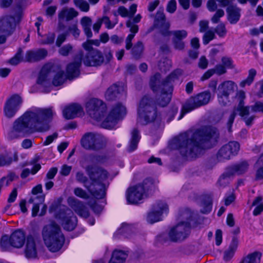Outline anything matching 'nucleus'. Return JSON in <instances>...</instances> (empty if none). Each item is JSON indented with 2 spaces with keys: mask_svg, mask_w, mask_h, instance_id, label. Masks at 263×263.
<instances>
[{
  "mask_svg": "<svg viewBox=\"0 0 263 263\" xmlns=\"http://www.w3.org/2000/svg\"><path fill=\"white\" fill-rule=\"evenodd\" d=\"M218 129L211 126H203L189 130L174 138L172 147L187 159L199 156L204 149L213 146L219 138Z\"/></svg>",
  "mask_w": 263,
  "mask_h": 263,
  "instance_id": "1",
  "label": "nucleus"
},
{
  "mask_svg": "<svg viewBox=\"0 0 263 263\" xmlns=\"http://www.w3.org/2000/svg\"><path fill=\"white\" fill-rule=\"evenodd\" d=\"M53 116L51 108H35L26 111L13 124L8 134L12 140L36 132H42L44 125Z\"/></svg>",
  "mask_w": 263,
  "mask_h": 263,
  "instance_id": "2",
  "label": "nucleus"
},
{
  "mask_svg": "<svg viewBox=\"0 0 263 263\" xmlns=\"http://www.w3.org/2000/svg\"><path fill=\"white\" fill-rule=\"evenodd\" d=\"M42 235L45 245L51 252L59 251L65 242L61 229L54 221H51L43 228Z\"/></svg>",
  "mask_w": 263,
  "mask_h": 263,
  "instance_id": "3",
  "label": "nucleus"
},
{
  "mask_svg": "<svg viewBox=\"0 0 263 263\" xmlns=\"http://www.w3.org/2000/svg\"><path fill=\"white\" fill-rule=\"evenodd\" d=\"M236 98L238 101V105L230 114L226 124L229 133L232 132V126L236 116V111L238 112L241 119L245 123L247 126H251L256 118L255 115L250 114V106H246L245 105V92L243 90H239L237 92Z\"/></svg>",
  "mask_w": 263,
  "mask_h": 263,
  "instance_id": "4",
  "label": "nucleus"
},
{
  "mask_svg": "<svg viewBox=\"0 0 263 263\" xmlns=\"http://www.w3.org/2000/svg\"><path fill=\"white\" fill-rule=\"evenodd\" d=\"M51 78H52V84L55 86L62 85L67 79L64 71L60 67L47 64L42 67L37 83L44 85Z\"/></svg>",
  "mask_w": 263,
  "mask_h": 263,
  "instance_id": "5",
  "label": "nucleus"
},
{
  "mask_svg": "<svg viewBox=\"0 0 263 263\" xmlns=\"http://www.w3.org/2000/svg\"><path fill=\"white\" fill-rule=\"evenodd\" d=\"M138 120L145 125L158 119L153 99L148 96H144L141 100L138 109Z\"/></svg>",
  "mask_w": 263,
  "mask_h": 263,
  "instance_id": "6",
  "label": "nucleus"
},
{
  "mask_svg": "<svg viewBox=\"0 0 263 263\" xmlns=\"http://www.w3.org/2000/svg\"><path fill=\"white\" fill-rule=\"evenodd\" d=\"M181 69H176L170 74L162 83L163 86L160 97L157 99V103L161 107L166 106L171 101L173 90V83L182 74Z\"/></svg>",
  "mask_w": 263,
  "mask_h": 263,
  "instance_id": "7",
  "label": "nucleus"
},
{
  "mask_svg": "<svg viewBox=\"0 0 263 263\" xmlns=\"http://www.w3.org/2000/svg\"><path fill=\"white\" fill-rule=\"evenodd\" d=\"M108 140L103 135L95 132H88L83 135L81 145L86 150L99 151L106 147Z\"/></svg>",
  "mask_w": 263,
  "mask_h": 263,
  "instance_id": "8",
  "label": "nucleus"
},
{
  "mask_svg": "<svg viewBox=\"0 0 263 263\" xmlns=\"http://www.w3.org/2000/svg\"><path fill=\"white\" fill-rule=\"evenodd\" d=\"M126 113L125 105L120 102L116 103L112 106L106 118L101 123V127L106 129L112 128L118 121L126 115Z\"/></svg>",
  "mask_w": 263,
  "mask_h": 263,
  "instance_id": "9",
  "label": "nucleus"
},
{
  "mask_svg": "<svg viewBox=\"0 0 263 263\" xmlns=\"http://www.w3.org/2000/svg\"><path fill=\"white\" fill-rule=\"evenodd\" d=\"M210 99L211 93L209 91L202 92L191 97L183 105L181 115L178 119H181L185 113L206 105L210 102Z\"/></svg>",
  "mask_w": 263,
  "mask_h": 263,
  "instance_id": "10",
  "label": "nucleus"
},
{
  "mask_svg": "<svg viewBox=\"0 0 263 263\" xmlns=\"http://www.w3.org/2000/svg\"><path fill=\"white\" fill-rule=\"evenodd\" d=\"M55 216L61 221L63 227L67 231L73 230L77 225V217L70 209L65 206L60 205Z\"/></svg>",
  "mask_w": 263,
  "mask_h": 263,
  "instance_id": "11",
  "label": "nucleus"
},
{
  "mask_svg": "<svg viewBox=\"0 0 263 263\" xmlns=\"http://www.w3.org/2000/svg\"><path fill=\"white\" fill-rule=\"evenodd\" d=\"M191 224L188 222L180 221L169 230L171 242H180L186 239L191 232Z\"/></svg>",
  "mask_w": 263,
  "mask_h": 263,
  "instance_id": "12",
  "label": "nucleus"
},
{
  "mask_svg": "<svg viewBox=\"0 0 263 263\" xmlns=\"http://www.w3.org/2000/svg\"><path fill=\"white\" fill-rule=\"evenodd\" d=\"M85 170L91 180L90 184H93L92 187H95L98 191H100L103 186L105 192V186L101 182L107 178V172L101 168L95 167L91 165L86 166Z\"/></svg>",
  "mask_w": 263,
  "mask_h": 263,
  "instance_id": "13",
  "label": "nucleus"
},
{
  "mask_svg": "<svg viewBox=\"0 0 263 263\" xmlns=\"http://www.w3.org/2000/svg\"><path fill=\"white\" fill-rule=\"evenodd\" d=\"M22 15V12L19 10L14 16L5 15L0 18V33H4L7 36L12 34L15 29L16 22H20Z\"/></svg>",
  "mask_w": 263,
  "mask_h": 263,
  "instance_id": "14",
  "label": "nucleus"
},
{
  "mask_svg": "<svg viewBox=\"0 0 263 263\" xmlns=\"http://www.w3.org/2000/svg\"><path fill=\"white\" fill-rule=\"evenodd\" d=\"M86 110L92 118L100 120L106 112V106L102 100L93 98L86 103Z\"/></svg>",
  "mask_w": 263,
  "mask_h": 263,
  "instance_id": "15",
  "label": "nucleus"
},
{
  "mask_svg": "<svg viewBox=\"0 0 263 263\" xmlns=\"http://www.w3.org/2000/svg\"><path fill=\"white\" fill-rule=\"evenodd\" d=\"M23 102L22 97L17 94L10 96L6 101L4 107L5 116L8 118L13 117Z\"/></svg>",
  "mask_w": 263,
  "mask_h": 263,
  "instance_id": "16",
  "label": "nucleus"
},
{
  "mask_svg": "<svg viewBox=\"0 0 263 263\" xmlns=\"http://www.w3.org/2000/svg\"><path fill=\"white\" fill-rule=\"evenodd\" d=\"M83 61L87 66L97 67L102 65L104 62V57L99 50H91L87 52L83 59Z\"/></svg>",
  "mask_w": 263,
  "mask_h": 263,
  "instance_id": "17",
  "label": "nucleus"
},
{
  "mask_svg": "<svg viewBox=\"0 0 263 263\" xmlns=\"http://www.w3.org/2000/svg\"><path fill=\"white\" fill-rule=\"evenodd\" d=\"M76 180L79 183H83L84 186L96 198L102 199L105 196L106 193L103 189V186L100 191H98L95 187H93V184L88 185L87 182L88 178L82 171H78L76 174Z\"/></svg>",
  "mask_w": 263,
  "mask_h": 263,
  "instance_id": "18",
  "label": "nucleus"
},
{
  "mask_svg": "<svg viewBox=\"0 0 263 263\" xmlns=\"http://www.w3.org/2000/svg\"><path fill=\"white\" fill-rule=\"evenodd\" d=\"M82 58L83 54L81 52L76 55L73 62L67 65L66 76L68 79L72 80L80 75V67L81 65Z\"/></svg>",
  "mask_w": 263,
  "mask_h": 263,
  "instance_id": "19",
  "label": "nucleus"
},
{
  "mask_svg": "<svg viewBox=\"0 0 263 263\" xmlns=\"http://www.w3.org/2000/svg\"><path fill=\"white\" fill-rule=\"evenodd\" d=\"M144 188L140 184L129 187L127 191V201L131 204H137L144 196Z\"/></svg>",
  "mask_w": 263,
  "mask_h": 263,
  "instance_id": "20",
  "label": "nucleus"
},
{
  "mask_svg": "<svg viewBox=\"0 0 263 263\" xmlns=\"http://www.w3.org/2000/svg\"><path fill=\"white\" fill-rule=\"evenodd\" d=\"M154 26L160 29L162 35L164 36L168 35L170 24L166 21L165 16L162 8H160L157 12L154 21Z\"/></svg>",
  "mask_w": 263,
  "mask_h": 263,
  "instance_id": "21",
  "label": "nucleus"
},
{
  "mask_svg": "<svg viewBox=\"0 0 263 263\" xmlns=\"http://www.w3.org/2000/svg\"><path fill=\"white\" fill-rule=\"evenodd\" d=\"M126 96V87L123 85L114 84L109 87L106 91L105 96L106 100L113 101L116 99L125 97Z\"/></svg>",
  "mask_w": 263,
  "mask_h": 263,
  "instance_id": "22",
  "label": "nucleus"
},
{
  "mask_svg": "<svg viewBox=\"0 0 263 263\" xmlns=\"http://www.w3.org/2000/svg\"><path fill=\"white\" fill-rule=\"evenodd\" d=\"M173 35L172 43L175 49L182 50L185 47V43L183 41L187 35V32L185 30H175L169 31V34Z\"/></svg>",
  "mask_w": 263,
  "mask_h": 263,
  "instance_id": "23",
  "label": "nucleus"
},
{
  "mask_svg": "<svg viewBox=\"0 0 263 263\" xmlns=\"http://www.w3.org/2000/svg\"><path fill=\"white\" fill-rule=\"evenodd\" d=\"M69 205L79 216L87 218L89 216V212L83 202L74 197H69L67 199Z\"/></svg>",
  "mask_w": 263,
  "mask_h": 263,
  "instance_id": "24",
  "label": "nucleus"
},
{
  "mask_svg": "<svg viewBox=\"0 0 263 263\" xmlns=\"http://www.w3.org/2000/svg\"><path fill=\"white\" fill-rule=\"evenodd\" d=\"M161 205V209L166 208V203L161 201L156 202L153 205L151 212L147 215V220L150 223H153L159 221L161 219V212L158 211V207Z\"/></svg>",
  "mask_w": 263,
  "mask_h": 263,
  "instance_id": "25",
  "label": "nucleus"
},
{
  "mask_svg": "<svg viewBox=\"0 0 263 263\" xmlns=\"http://www.w3.org/2000/svg\"><path fill=\"white\" fill-rule=\"evenodd\" d=\"M24 252L25 257L28 259L35 258L36 257V246L34 239L32 236H29L27 237V241Z\"/></svg>",
  "mask_w": 263,
  "mask_h": 263,
  "instance_id": "26",
  "label": "nucleus"
},
{
  "mask_svg": "<svg viewBox=\"0 0 263 263\" xmlns=\"http://www.w3.org/2000/svg\"><path fill=\"white\" fill-rule=\"evenodd\" d=\"M47 55L45 49H40L35 51L30 50L26 52L25 61L28 62H35L44 59Z\"/></svg>",
  "mask_w": 263,
  "mask_h": 263,
  "instance_id": "27",
  "label": "nucleus"
},
{
  "mask_svg": "<svg viewBox=\"0 0 263 263\" xmlns=\"http://www.w3.org/2000/svg\"><path fill=\"white\" fill-rule=\"evenodd\" d=\"M12 247L21 248L24 245L26 237L24 232L18 230L14 231L10 236Z\"/></svg>",
  "mask_w": 263,
  "mask_h": 263,
  "instance_id": "28",
  "label": "nucleus"
},
{
  "mask_svg": "<svg viewBox=\"0 0 263 263\" xmlns=\"http://www.w3.org/2000/svg\"><path fill=\"white\" fill-rule=\"evenodd\" d=\"M249 166V163L246 161H243L230 166L227 169L233 176L236 174L240 175L246 173L248 170Z\"/></svg>",
  "mask_w": 263,
  "mask_h": 263,
  "instance_id": "29",
  "label": "nucleus"
},
{
  "mask_svg": "<svg viewBox=\"0 0 263 263\" xmlns=\"http://www.w3.org/2000/svg\"><path fill=\"white\" fill-rule=\"evenodd\" d=\"M228 20L231 24L238 22L240 17V9L233 3L227 8Z\"/></svg>",
  "mask_w": 263,
  "mask_h": 263,
  "instance_id": "30",
  "label": "nucleus"
},
{
  "mask_svg": "<svg viewBox=\"0 0 263 263\" xmlns=\"http://www.w3.org/2000/svg\"><path fill=\"white\" fill-rule=\"evenodd\" d=\"M237 85L232 81H226L218 87L217 92L230 96L235 91Z\"/></svg>",
  "mask_w": 263,
  "mask_h": 263,
  "instance_id": "31",
  "label": "nucleus"
},
{
  "mask_svg": "<svg viewBox=\"0 0 263 263\" xmlns=\"http://www.w3.org/2000/svg\"><path fill=\"white\" fill-rule=\"evenodd\" d=\"M81 111V106L74 104L66 107L63 111V114L66 119H71L77 117Z\"/></svg>",
  "mask_w": 263,
  "mask_h": 263,
  "instance_id": "32",
  "label": "nucleus"
},
{
  "mask_svg": "<svg viewBox=\"0 0 263 263\" xmlns=\"http://www.w3.org/2000/svg\"><path fill=\"white\" fill-rule=\"evenodd\" d=\"M78 15V12L74 8H64L58 14L59 21L65 20L66 21H69L76 17Z\"/></svg>",
  "mask_w": 263,
  "mask_h": 263,
  "instance_id": "33",
  "label": "nucleus"
},
{
  "mask_svg": "<svg viewBox=\"0 0 263 263\" xmlns=\"http://www.w3.org/2000/svg\"><path fill=\"white\" fill-rule=\"evenodd\" d=\"M166 79V78L163 81H161V75L159 73H156L151 78L149 86L154 92L161 91L163 88L162 83Z\"/></svg>",
  "mask_w": 263,
  "mask_h": 263,
  "instance_id": "34",
  "label": "nucleus"
},
{
  "mask_svg": "<svg viewBox=\"0 0 263 263\" xmlns=\"http://www.w3.org/2000/svg\"><path fill=\"white\" fill-rule=\"evenodd\" d=\"M127 256L128 254L126 252L116 250L112 252L109 263H124Z\"/></svg>",
  "mask_w": 263,
  "mask_h": 263,
  "instance_id": "35",
  "label": "nucleus"
},
{
  "mask_svg": "<svg viewBox=\"0 0 263 263\" xmlns=\"http://www.w3.org/2000/svg\"><path fill=\"white\" fill-rule=\"evenodd\" d=\"M238 244V240L237 238L236 237H234L228 249L224 252L223 259L225 261H228L233 257L237 249Z\"/></svg>",
  "mask_w": 263,
  "mask_h": 263,
  "instance_id": "36",
  "label": "nucleus"
},
{
  "mask_svg": "<svg viewBox=\"0 0 263 263\" xmlns=\"http://www.w3.org/2000/svg\"><path fill=\"white\" fill-rule=\"evenodd\" d=\"M45 197L44 196H35L31 197L28 200L29 203L33 204L32 209V215L35 217L37 215L39 211L40 204H42L44 201Z\"/></svg>",
  "mask_w": 263,
  "mask_h": 263,
  "instance_id": "37",
  "label": "nucleus"
},
{
  "mask_svg": "<svg viewBox=\"0 0 263 263\" xmlns=\"http://www.w3.org/2000/svg\"><path fill=\"white\" fill-rule=\"evenodd\" d=\"M140 139L139 132L137 129H134L132 132V138L127 149L128 152H132L136 149Z\"/></svg>",
  "mask_w": 263,
  "mask_h": 263,
  "instance_id": "38",
  "label": "nucleus"
},
{
  "mask_svg": "<svg viewBox=\"0 0 263 263\" xmlns=\"http://www.w3.org/2000/svg\"><path fill=\"white\" fill-rule=\"evenodd\" d=\"M80 23L86 35L88 38L91 37L92 35L91 31V26L92 25L91 19L88 16H84L81 18Z\"/></svg>",
  "mask_w": 263,
  "mask_h": 263,
  "instance_id": "39",
  "label": "nucleus"
},
{
  "mask_svg": "<svg viewBox=\"0 0 263 263\" xmlns=\"http://www.w3.org/2000/svg\"><path fill=\"white\" fill-rule=\"evenodd\" d=\"M261 253L254 252L244 257L240 263H260Z\"/></svg>",
  "mask_w": 263,
  "mask_h": 263,
  "instance_id": "40",
  "label": "nucleus"
},
{
  "mask_svg": "<svg viewBox=\"0 0 263 263\" xmlns=\"http://www.w3.org/2000/svg\"><path fill=\"white\" fill-rule=\"evenodd\" d=\"M228 147L225 144L222 146L217 153V159L218 161H223L225 160H228L231 156Z\"/></svg>",
  "mask_w": 263,
  "mask_h": 263,
  "instance_id": "41",
  "label": "nucleus"
},
{
  "mask_svg": "<svg viewBox=\"0 0 263 263\" xmlns=\"http://www.w3.org/2000/svg\"><path fill=\"white\" fill-rule=\"evenodd\" d=\"M256 73L257 72L255 69H250L249 70L247 78L240 83V86L241 87H245L246 85H250L254 81Z\"/></svg>",
  "mask_w": 263,
  "mask_h": 263,
  "instance_id": "42",
  "label": "nucleus"
},
{
  "mask_svg": "<svg viewBox=\"0 0 263 263\" xmlns=\"http://www.w3.org/2000/svg\"><path fill=\"white\" fill-rule=\"evenodd\" d=\"M179 217L180 221L188 222L190 224L193 217V213L188 209L182 210L180 212Z\"/></svg>",
  "mask_w": 263,
  "mask_h": 263,
  "instance_id": "43",
  "label": "nucleus"
},
{
  "mask_svg": "<svg viewBox=\"0 0 263 263\" xmlns=\"http://www.w3.org/2000/svg\"><path fill=\"white\" fill-rule=\"evenodd\" d=\"M143 50V45L142 42L138 41L132 49V54L133 56L138 59L142 53Z\"/></svg>",
  "mask_w": 263,
  "mask_h": 263,
  "instance_id": "44",
  "label": "nucleus"
},
{
  "mask_svg": "<svg viewBox=\"0 0 263 263\" xmlns=\"http://www.w3.org/2000/svg\"><path fill=\"white\" fill-rule=\"evenodd\" d=\"M168 241H171L169 231L167 232L161 233L156 237V242L157 243L163 245Z\"/></svg>",
  "mask_w": 263,
  "mask_h": 263,
  "instance_id": "45",
  "label": "nucleus"
},
{
  "mask_svg": "<svg viewBox=\"0 0 263 263\" xmlns=\"http://www.w3.org/2000/svg\"><path fill=\"white\" fill-rule=\"evenodd\" d=\"M233 177L230 173L226 169L225 172L220 177L218 180V184L221 186H225L229 184L230 179Z\"/></svg>",
  "mask_w": 263,
  "mask_h": 263,
  "instance_id": "46",
  "label": "nucleus"
},
{
  "mask_svg": "<svg viewBox=\"0 0 263 263\" xmlns=\"http://www.w3.org/2000/svg\"><path fill=\"white\" fill-rule=\"evenodd\" d=\"M232 156L236 155L240 149V144L237 141H230L226 144Z\"/></svg>",
  "mask_w": 263,
  "mask_h": 263,
  "instance_id": "47",
  "label": "nucleus"
},
{
  "mask_svg": "<svg viewBox=\"0 0 263 263\" xmlns=\"http://www.w3.org/2000/svg\"><path fill=\"white\" fill-rule=\"evenodd\" d=\"M140 184L144 188V194L146 192L148 193L149 191H152L154 189V180L150 178L145 179Z\"/></svg>",
  "mask_w": 263,
  "mask_h": 263,
  "instance_id": "48",
  "label": "nucleus"
},
{
  "mask_svg": "<svg viewBox=\"0 0 263 263\" xmlns=\"http://www.w3.org/2000/svg\"><path fill=\"white\" fill-rule=\"evenodd\" d=\"M55 35L53 32H48L47 34L43 36L44 39H41L40 42L41 44H52L55 40Z\"/></svg>",
  "mask_w": 263,
  "mask_h": 263,
  "instance_id": "49",
  "label": "nucleus"
},
{
  "mask_svg": "<svg viewBox=\"0 0 263 263\" xmlns=\"http://www.w3.org/2000/svg\"><path fill=\"white\" fill-rule=\"evenodd\" d=\"M73 50V46L70 44H66L61 47L58 50L59 54L63 57H67Z\"/></svg>",
  "mask_w": 263,
  "mask_h": 263,
  "instance_id": "50",
  "label": "nucleus"
},
{
  "mask_svg": "<svg viewBox=\"0 0 263 263\" xmlns=\"http://www.w3.org/2000/svg\"><path fill=\"white\" fill-rule=\"evenodd\" d=\"M0 246L3 251H7L12 247L10 237L8 236H3L0 240Z\"/></svg>",
  "mask_w": 263,
  "mask_h": 263,
  "instance_id": "51",
  "label": "nucleus"
},
{
  "mask_svg": "<svg viewBox=\"0 0 263 263\" xmlns=\"http://www.w3.org/2000/svg\"><path fill=\"white\" fill-rule=\"evenodd\" d=\"M158 67L161 71L166 72L171 68V61L167 59L161 60L158 64Z\"/></svg>",
  "mask_w": 263,
  "mask_h": 263,
  "instance_id": "52",
  "label": "nucleus"
},
{
  "mask_svg": "<svg viewBox=\"0 0 263 263\" xmlns=\"http://www.w3.org/2000/svg\"><path fill=\"white\" fill-rule=\"evenodd\" d=\"M217 93L218 101L221 106H227L230 104V96L218 92Z\"/></svg>",
  "mask_w": 263,
  "mask_h": 263,
  "instance_id": "53",
  "label": "nucleus"
},
{
  "mask_svg": "<svg viewBox=\"0 0 263 263\" xmlns=\"http://www.w3.org/2000/svg\"><path fill=\"white\" fill-rule=\"evenodd\" d=\"M74 5L79 7L81 11L87 12L89 9L88 3L84 0H73Z\"/></svg>",
  "mask_w": 263,
  "mask_h": 263,
  "instance_id": "54",
  "label": "nucleus"
},
{
  "mask_svg": "<svg viewBox=\"0 0 263 263\" xmlns=\"http://www.w3.org/2000/svg\"><path fill=\"white\" fill-rule=\"evenodd\" d=\"M134 228L128 224L123 223L120 228L118 229V232L120 234H129L134 231Z\"/></svg>",
  "mask_w": 263,
  "mask_h": 263,
  "instance_id": "55",
  "label": "nucleus"
},
{
  "mask_svg": "<svg viewBox=\"0 0 263 263\" xmlns=\"http://www.w3.org/2000/svg\"><path fill=\"white\" fill-rule=\"evenodd\" d=\"M16 177H17L16 176L14 173H10L7 176L3 177V178H1L0 181L1 185H8L10 182L14 180V179Z\"/></svg>",
  "mask_w": 263,
  "mask_h": 263,
  "instance_id": "56",
  "label": "nucleus"
},
{
  "mask_svg": "<svg viewBox=\"0 0 263 263\" xmlns=\"http://www.w3.org/2000/svg\"><path fill=\"white\" fill-rule=\"evenodd\" d=\"M250 110L253 112H261L263 114V101H256L254 104L250 106Z\"/></svg>",
  "mask_w": 263,
  "mask_h": 263,
  "instance_id": "57",
  "label": "nucleus"
},
{
  "mask_svg": "<svg viewBox=\"0 0 263 263\" xmlns=\"http://www.w3.org/2000/svg\"><path fill=\"white\" fill-rule=\"evenodd\" d=\"M12 162V158L7 154L0 155V166L9 165Z\"/></svg>",
  "mask_w": 263,
  "mask_h": 263,
  "instance_id": "58",
  "label": "nucleus"
},
{
  "mask_svg": "<svg viewBox=\"0 0 263 263\" xmlns=\"http://www.w3.org/2000/svg\"><path fill=\"white\" fill-rule=\"evenodd\" d=\"M22 52L23 50L19 49L15 55L9 60V63L13 65L18 64L23 60Z\"/></svg>",
  "mask_w": 263,
  "mask_h": 263,
  "instance_id": "59",
  "label": "nucleus"
},
{
  "mask_svg": "<svg viewBox=\"0 0 263 263\" xmlns=\"http://www.w3.org/2000/svg\"><path fill=\"white\" fill-rule=\"evenodd\" d=\"M214 33H216L219 37H223L227 33V29L224 24L221 23L217 26L214 29Z\"/></svg>",
  "mask_w": 263,
  "mask_h": 263,
  "instance_id": "60",
  "label": "nucleus"
},
{
  "mask_svg": "<svg viewBox=\"0 0 263 263\" xmlns=\"http://www.w3.org/2000/svg\"><path fill=\"white\" fill-rule=\"evenodd\" d=\"M214 32L212 30H208L205 32L203 36V43L204 45L208 44L211 41L215 38Z\"/></svg>",
  "mask_w": 263,
  "mask_h": 263,
  "instance_id": "61",
  "label": "nucleus"
},
{
  "mask_svg": "<svg viewBox=\"0 0 263 263\" xmlns=\"http://www.w3.org/2000/svg\"><path fill=\"white\" fill-rule=\"evenodd\" d=\"M74 194L80 198L84 199H87L89 198V195L81 187H76L73 190Z\"/></svg>",
  "mask_w": 263,
  "mask_h": 263,
  "instance_id": "62",
  "label": "nucleus"
},
{
  "mask_svg": "<svg viewBox=\"0 0 263 263\" xmlns=\"http://www.w3.org/2000/svg\"><path fill=\"white\" fill-rule=\"evenodd\" d=\"M224 12L222 9H219L216 10V13L211 18V21L214 24H217L219 22L220 18L223 16Z\"/></svg>",
  "mask_w": 263,
  "mask_h": 263,
  "instance_id": "63",
  "label": "nucleus"
},
{
  "mask_svg": "<svg viewBox=\"0 0 263 263\" xmlns=\"http://www.w3.org/2000/svg\"><path fill=\"white\" fill-rule=\"evenodd\" d=\"M68 30L72 33L74 38L77 39L79 36L80 31L78 28L77 23L70 25L68 27Z\"/></svg>",
  "mask_w": 263,
  "mask_h": 263,
  "instance_id": "64",
  "label": "nucleus"
}]
</instances>
